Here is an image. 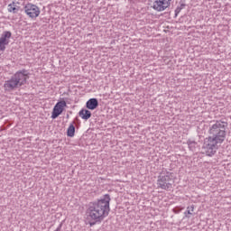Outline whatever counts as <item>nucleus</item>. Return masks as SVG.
I'll list each match as a JSON object with an SVG mask.
<instances>
[{
  "label": "nucleus",
  "instance_id": "obj_7",
  "mask_svg": "<svg viewBox=\"0 0 231 231\" xmlns=\"http://www.w3.org/2000/svg\"><path fill=\"white\" fill-rule=\"evenodd\" d=\"M10 39H12V32L5 31L0 37V51H5L6 46L10 44Z\"/></svg>",
  "mask_w": 231,
  "mask_h": 231
},
{
  "label": "nucleus",
  "instance_id": "obj_15",
  "mask_svg": "<svg viewBox=\"0 0 231 231\" xmlns=\"http://www.w3.org/2000/svg\"><path fill=\"white\" fill-rule=\"evenodd\" d=\"M184 8H185V5L184 4H181L180 6H178L175 9V17H178V14H180V12H181Z\"/></svg>",
  "mask_w": 231,
  "mask_h": 231
},
{
  "label": "nucleus",
  "instance_id": "obj_1",
  "mask_svg": "<svg viewBox=\"0 0 231 231\" xmlns=\"http://www.w3.org/2000/svg\"><path fill=\"white\" fill-rule=\"evenodd\" d=\"M226 127L228 123L217 120L209 125L208 137L204 140L202 151L206 156L212 157L217 152L219 145L226 139Z\"/></svg>",
  "mask_w": 231,
  "mask_h": 231
},
{
  "label": "nucleus",
  "instance_id": "obj_6",
  "mask_svg": "<svg viewBox=\"0 0 231 231\" xmlns=\"http://www.w3.org/2000/svg\"><path fill=\"white\" fill-rule=\"evenodd\" d=\"M172 0H155L153 2L152 8L156 10V12H163L171 6Z\"/></svg>",
  "mask_w": 231,
  "mask_h": 231
},
{
  "label": "nucleus",
  "instance_id": "obj_2",
  "mask_svg": "<svg viewBox=\"0 0 231 231\" xmlns=\"http://www.w3.org/2000/svg\"><path fill=\"white\" fill-rule=\"evenodd\" d=\"M109 203H111V196L106 194L100 199L90 202L87 209V217L90 221V226H93L95 223H102L104 218L109 216L111 208H109Z\"/></svg>",
  "mask_w": 231,
  "mask_h": 231
},
{
  "label": "nucleus",
  "instance_id": "obj_13",
  "mask_svg": "<svg viewBox=\"0 0 231 231\" xmlns=\"http://www.w3.org/2000/svg\"><path fill=\"white\" fill-rule=\"evenodd\" d=\"M187 143L189 150H191L192 152L196 151V146L198 145V143L189 140Z\"/></svg>",
  "mask_w": 231,
  "mask_h": 231
},
{
  "label": "nucleus",
  "instance_id": "obj_14",
  "mask_svg": "<svg viewBox=\"0 0 231 231\" xmlns=\"http://www.w3.org/2000/svg\"><path fill=\"white\" fill-rule=\"evenodd\" d=\"M194 212V205L189 206L187 208V210L184 212L185 216L189 214V216H192V213Z\"/></svg>",
  "mask_w": 231,
  "mask_h": 231
},
{
  "label": "nucleus",
  "instance_id": "obj_16",
  "mask_svg": "<svg viewBox=\"0 0 231 231\" xmlns=\"http://www.w3.org/2000/svg\"><path fill=\"white\" fill-rule=\"evenodd\" d=\"M17 5H19V2H17ZM15 3V10H16V14L19 12V10H21V6L17 5Z\"/></svg>",
  "mask_w": 231,
  "mask_h": 231
},
{
  "label": "nucleus",
  "instance_id": "obj_4",
  "mask_svg": "<svg viewBox=\"0 0 231 231\" xmlns=\"http://www.w3.org/2000/svg\"><path fill=\"white\" fill-rule=\"evenodd\" d=\"M172 172L162 171L157 179V189H162V190H172Z\"/></svg>",
  "mask_w": 231,
  "mask_h": 231
},
{
  "label": "nucleus",
  "instance_id": "obj_8",
  "mask_svg": "<svg viewBox=\"0 0 231 231\" xmlns=\"http://www.w3.org/2000/svg\"><path fill=\"white\" fill-rule=\"evenodd\" d=\"M65 107H66V101L58 102L53 108L51 118L53 120H55V118H58L60 115H62V111H64Z\"/></svg>",
  "mask_w": 231,
  "mask_h": 231
},
{
  "label": "nucleus",
  "instance_id": "obj_5",
  "mask_svg": "<svg viewBox=\"0 0 231 231\" xmlns=\"http://www.w3.org/2000/svg\"><path fill=\"white\" fill-rule=\"evenodd\" d=\"M24 14L30 18V19H37L39 15H41V8L37 6L34 4L27 3L23 6Z\"/></svg>",
  "mask_w": 231,
  "mask_h": 231
},
{
  "label": "nucleus",
  "instance_id": "obj_12",
  "mask_svg": "<svg viewBox=\"0 0 231 231\" xmlns=\"http://www.w3.org/2000/svg\"><path fill=\"white\" fill-rule=\"evenodd\" d=\"M7 10L10 14H17V9H15V2H13L7 5Z\"/></svg>",
  "mask_w": 231,
  "mask_h": 231
},
{
  "label": "nucleus",
  "instance_id": "obj_3",
  "mask_svg": "<svg viewBox=\"0 0 231 231\" xmlns=\"http://www.w3.org/2000/svg\"><path fill=\"white\" fill-rule=\"evenodd\" d=\"M28 70L22 69L16 71L10 79L6 80L4 84V88L5 91H15V89H19L22 86H24L26 82H28Z\"/></svg>",
  "mask_w": 231,
  "mask_h": 231
},
{
  "label": "nucleus",
  "instance_id": "obj_9",
  "mask_svg": "<svg viewBox=\"0 0 231 231\" xmlns=\"http://www.w3.org/2000/svg\"><path fill=\"white\" fill-rule=\"evenodd\" d=\"M87 109H90V111H94L98 107V99L97 98H90L86 103Z\"/></svg>",
  "mask_w": 231,
  "mask_h": 231
},
{
  "label": "nucleus",
  "instance_id": "obj_10",
  "mask_svg": "<svg viewBox=\"0 0 231 231\" xmlns=\"http://www.w3.org/2000/svg\"><path fill=\"white\" fill-rule=\"evenodd\" d=\"M79 115L82 120H89L91 118V111L88 109L82 108L79 112Z\"/></svg>",
  "mask_w": 231,
  "mask_h": 231
},
{
  "label": "nucleus",
  "instance_id": "obj_17",
  "mask_svg": "<svg viewBox=\"0 0 231 231\" xmlns=\"http://www.w3.org/2000/svg\"><path fill=\"white\" fill-rule=\"evenodd\" d=\"M173 212L175 214H180L181 212V209H178V208H173Z\"/></svg>",
  "mask_w": 231,
  "mask_h": 231
},
{
  "label": "nucleus",
  "instance_id": "obj_11",
  "mask_svg": "<svg viewBox=\"0 0 231 231\" xmlns=\"http://www.w3.org/2000/svg\"><path fill=\"white\" fill-rule=\"evenodd\" d=\"M75 122L69 125L68 130H67V135L70 138H73L75 136Z\"/></svg>",
  "mask_w": 231,
  "mask_h": 231
}]
</instances>
